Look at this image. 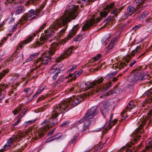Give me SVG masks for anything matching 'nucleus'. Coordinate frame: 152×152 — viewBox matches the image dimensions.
Returning <instances> with one entry per match:
<instances>
[{"label":"nucleus","mask_w":152,"mask_h":152,"mask_svg":"<svg viewBox=\"0 0 152 152\" xmlns=\"http://www.w3.org/2000/svg\"><path fill=\"white\" fill-rule=\"evenodd\" d=\"M80 27L78 24L74 26L72 28L71 30L69 31L67 37L61 40V42L58 43L54 42L50 45V46L49 50L46 51L43 55L42 57L39 58L37 60L38 63L40 61V64L46 65L49 62H50V56L52 55L58 49V48L60 47L61 44H64L69 39L72 38L75 34L79 28Z\"/></svg>","instance_id":"obj_1"},{"label":"nucleus","mask_w":152,"mask_h":152,"mask_svg":"<svg viewBox=\"0 0 152 152\" xmlns=\"http://www.w3.org/2000/svg\"><path fill=\"white\" fill-rule=\"evenodd\" d=\"M77 9V7L75 5L69 6L64 14L53 23L52 27L57 29L59 27L64 26L65 27L61 30V32L64 33L66 29L68 23L71 19H75L77 17V15L75 13Z\"/></svg>","instance_id":"obj_2"},{"label":"nucleus","mask_w":152,"mask_h":152,"mask_svg":"<svg viewBox=\"0 0 152 152\" xmlns=\"http://www.w3.org/2000/svg\"><path fill=\"white\" fill-rule=\"evenodd\" d=\"M84 96L81 95L77 96H73L69 99L61 102L58 105L54 106L53 112V117L56 118L61 114H63L65 111H68L72 106H75L83 100Z\"/></svg>","instance_id":"obj_3"},{"label":"nucleus","mask_w":152,"mask_h":152,"mask_svg":"<svg viewBox=\"0 0 152 152\" xmlns=\"http://www.w3.org/2000/svg\"><path fill=\"white\" fill-rule=\"evenodd\" d=\"M146 66H140L136 69L133 71L132 75L129 76V83L128 87L131 88L133 86L136 84L138 80H144L148 77L147 73H142V70L146 68Z\"/></svg>","instance_id":"obj_4"},{"label":"nucleus","mask_w":152,"mask_h":152,"mask_svg":"<svg viewBox=\"0 0 152 152\" xmlns=\"http://www.w3.org/2000/svg\"><path fill=\"white\" fill-rule=\"evenodd\" d=\"M104 80L103 77H101L91 83V85L93 86V88L88 92V95L94 96V95L97 94L99 91L100 92L105 91L111 86L112 83L110 81L107 83H103L102 85L99 86V84L102 83Z\"/></svg>","instance_id":"obj_5"},{"label":"nucleus","mask_w":152,"mask_h":152,"mask_svg":"<svg viewBox=\"0 0 152 152\" xmlns=\"http://www.w3.org/2000/svg\"><path fill=\"white\" fill-rule=\"evenodd\" d=\"M44 33L45 34H42L39 38L41 42L39 41H37L36 42L37 45H42L45 43L48 39L53 35L54 33L53 30H49L48 29L45 30Z\"/></svg>","instance_id":"obj_6"},{"label":"nucleus","mask_w":152,"mask_h":152,"mask_svg":"<svg viewBox=\"0 0 152 152\" xmlns=\"http://www.w3.org/2000/svg\"><path fill=\"white\" fill-rule=\"evenodd\" d=\"M74 48V46H72L66 49L64 53L56 60V62L59 63L61 61L70 55L72 53V50H73Z\"/></svg>","instance_id":"obj_7"},{"label":"nucleus","mask_w":152,"mask_h":152,"mask_svg":"<svg viewBox=\"0 0 152 152\" xmlns=\"http://www.w3.org/2000/svg\"><path fill=\"white\" fill-rule=\"evenodd\" d=\"M101 19L100 18H98L96 21L94 18L91 19L82 27V30L85 31L87 29H89L91 27L93 26L96 23H97L100 21Z\"/></svg>","instance_id":"obj_8"},{"label":"nucleus","mask_w":152,"mask_h":152,"mask_svg":"<svg viewBox=\"0 0 152 152\" xmlns=\"http://www.w3.org/2000/svg\"><path fill=\"white\" fill-rule=\"evenodd\" d=\"M34 15H35L34 11L33 10H31L28 12L26 16H25L22 17V18L20 20V23L22 24L23 23L22 21L31 20L35 19L36 17V16H34L31 18H30Z\"/></svg>","instance_id":"obj_9"},{"label":"nucleus","mask_w":152,"mask_h":152,"mask_svg":"<svg viewBox=\"0 0 152 152\" xmlns=\"http://www.w3.org/2000/svg\"><path fill=\"white\" fill-rule=\"evenodd\" d=\"M53 111L52 112L51 115V117L49 118V121L47 122L48 127H43L42 128L43 130L46 129H48L47 130H48L49 128L52 127L58 124L57 120L56 119V118L58 116H57L56 118H54V117H53Z\"/></svg>","instance_id":"obj_10"},{"label":"nucleus","mask_w":152,"mask_h":152,"mask_svg":"<svg viewBox=\"0 0 152 152\" xmlns=\"http://www.w3.org/2000/svg\"><path fill=\"white\" fill-rule=\"evenodd\" d=\"M99 112L97 110V108L96 106L92 107L90 109H89L87 111V113L85 115L86 117L92 118L94 116L97 115Z\"/></svg>","instance_id":"obj_11"},{"label":"nucleus","mask_w":152,"mask_h":152,"mask_svg":"<svg viewBox=\"0 0 152 152\" xmlns=\"http://www.w3.org/2000/svg\"><path fill=\"white\" fill-rule=\"evenodd\" d=\"M115 6V3H113L107 4L105 8V11L100 12V14L102 18L106 17L108 15V13L110 12Z\"/></svg>","instance_id":"obj_12"},{"label":"nucleus","mask_w":152,"mask_h":152,"mask_svg":"<svg viewBox=\"0 0 152 152\" xmlns=\"http://www.w3.org/2000/svg\"><path fill=\"white\" fill-rule=\"evenodd\" d=\"M135 107V105L132 100L130 101L128 103V105L126 107L125 110H124L121 113V116L124 114V113L126 112L127 110L129 109H132Z\"/></svg>","instance_id":"obj_13"},{"label":"nucleus","mask_w":152,"mask_h":152,"mask_svg":"<svg viewBox=\"0 0 152 152\" xmlns=\"http://www.w3.org/2000/svg\"><path fill=\"white\" fill-rule=\"evenodd\" d=\"M83 70H81L79 72L76 71L73 74H69L68 76L69 77H72L70 79L72 80H75L76 77H78L83 72Z\"/></svg>","instance_id":"obj_14"},{"label":"nucleus","mask_w":152,"mask_h":152,"mask_svg":"<svg viewBox=\"0 0 152 152\" xmlns=\"http://www.w3.org/2000/svg\"><path fill=\"white\" fill-rule=\"evenodd\" d=\"M80 88L84 91H86L92 88H93V86L91 85V83L88 84L86 83H82L80 85Z\"/></svg>","instance_id":"obj_15"},{"label":"nucleus","mask_w":152,"mask_h":152,"mask_svg":"<svg viewBox=\"0 0 152 152\" xmlns=\"http://www.w3.org/2000/svg\"><path fill=\"white\" fill-rule=\"evenodd\" d=\"M33 39V37L29 36L27 37V38L21 42V43L19 44V47L20 48H22L23 47V45L27 44L28 43L30 42Z\"/></svg>","instance_id":"obj_16"},{"label":"nucleus","mask_w":152,"mask_h":152,"mask_svg":"<svg viewBox=\"0 0 152 152\" xmlns=\"http://www.w3.org/2000/svg\"><path fill=\"white\" fill-rule=\"evenodd\" d=\"M122 90L119 88L117 87L114 88H112L111 90L109 91L107 93L108 95H111L112 94L114 93H119L120 92L122 91Z\"/></svg>","instance_id":"obj_17"},{"label":"nucleus","mask_w":152,"mask_h":152,"mask_svg":"<svg viewBox=\"0 0 152 152\" xmlns=\"http://www.w3.org/2000/svg\"><path fill=\"white\" fill-rule=\"evenodd\" d=\"M63 70L60 69H58L57 68H56L54 70L53 73L54 74V75H53L52 77L53 79L55 80H56L57 77L58 76V74L61 73V72Z\"/></svg>","instance_id":"obj_18"},{"label":"nucleus","mask_w":152,"mask_h":152,"mask_svg":"<svg viewBox=\"0 0 152 152\" xmlns=\"http://www.w3.org/2000/svg\"><path fill=\"white\" fill-rule=\"evenodd\" d=\"M8 88V86L5 84H2L0 85V94L2 92L6 93L5 89Z\"/></svg>","instance_id":"obj_19"},{"label":"nucleus","mask_w":152,"mask_h":152,"mask_svg":"<svg viewBox=\"0 0 152 152\" xmlns=\"http://www.w3.org/2000/svg\"><path fill=\"white\" fill-rule=\"evenodd\" d=\"M9 70L8 69H4L1 70L0 72V80L9 72Z\"/></svg>","instance_id":"obj_20"},{"label":"nucleus","mask_w":152,"mask_h":152,"mask_svg":"<svg viewBox=\"0 0 152 152\" xmlns=\"http://www.w3.org/2000/svg\"><path fill=\"white\" fill-rule=\"evenodd\" d=\"M102 114L105 117L108 113V110L107 108H104L102 107L100 110Z\"/></svg>","instance_id":"obj_21"},{"label":"nucleus","mask_w":152,"mask_h":152,"mask_svg":"<svg viewBox=\"0 0 152 152\" xmlns=\"http://www.w3.org/2000/svg\"><path fill=\"white\" fill-rule=\"evenodd\" d=\"M127 10L129 12L133 14L136 11V9L132 6H129L128 7Z\"/></svg>","instance_id":"obj_22"},{"label":"nucleus","mask_w":152,"mask_h":152,"mask_svg":"<svg viewBox=\"0 0 152 152\" xmlns=\"http://www.w3.org/2000/svg\"><path fill=\"white\" fill-rule=\"evenodd\" d=\"M28 110L26 108H24L22 111L21 113L18 115V118L21 119L25 114Z\"/></svg>","instance_id":"obj_23"},{"label":"nucleus","mask_w":152,"mask_h":152,"mask_svg":"<svg viewBox=\"0 0 152 152\" xmlns=\"http://www.w3.org/2000/svg\"><path fill=\"white\" fill-rule=\"evenodd\" d=\"M16 61L18 63L22 62L23 61V55L22 54L19 55L17 57Z\"/></svg>","instance_id":"obj_24"},{"label":"nucleus","mask_w":152,"mask_h":152,"mask_svg":"<svg viewBox=\"0 0 152 152\" xmlns=\"http://www.w3.org/2000/svg\"><path fill=\"white\" fill-rule=\"evenodd\" d=\"M83 36V35L82 34H80L79 35H77L74 38L73 41L76 42L80 41L83 38V37H82Z\"/></svg>","instance_id":"obj_25"},{"label":"nucleus","mask_w":152,"mask_h":152,"mask_svg":"<svg viewBox=\"0 0 152 152\" xmlns=\"http://www.w3.org/2000/svg\"><path fill=\"white\" fill-rule=\"evenodd\" d=\"M147 117L149 119H150V121H149L148 124L150 125L151 123H152L151 120H152V107L150 111L147 114Z\"/></svg>","instance_id":"obj_26"},{"label":"nucleus","mask_w":152,"mask_h":152,"mask_svg":"<svg viewBox=\"0 0 152 152\" xmlns=\"http://www.w3.org/2000/svg\"><path fill=\"white\" fill-rule=\"evenodd\" d=\"M44 134V133L41 132L39 133L38 132L37 133L36 136L34 137L35 140H38L39 139H41L42 137Z\"/></svg>","instance_id":"obj_27"},{"label":"nucleus","mask_w":152,"mask_h":152,"mask_svg":"<svg viewBox=\"0 0 152 152\" xmlns=\"http://www.w3.org/2000/svg\"><path fill=\"white\" fill-rule=\"evenodd\" d=\"M24 8V6L23 5L19 7L15 11L16 14H19L21 13L23 10Z\"/></svg>","instance_id":"obj_28"},{"label":"nucleus","mask_w":152,"mask_h":152,"mask_svg":"<svg viewBox=\"0 0 152 152\" xmlns=\"http://www.w3.org/2000/svg\"><path fill=\"white\" fill-rule=\"evenodd\" d=\"M141 50L140 49V48L138 47H137L136 49L132 51L131 53V55L132 56H134L136 53L138 52H140Z\"/></svg>","instance_id":"obj_29"},{"label":"nucleus","mask_w":152,"mask_h":152,"mask_svg":"<svg viewBox=\"0 0 152 152\" xmlns=\"http://www.w3.org/2000/svg\"><path fill=\"white\" fill-rule=\"evenodd\" d=\"M148 14V11H145L143 12L140 17V19H144Z\"/></svg>","instance_id":"obj_30"},{"label":"nucleus","mask_w":152,"mask_h":152,"mask_svg":"<svg viewBox=\"0 0 152 152\" xmlns=\"http://www.w3.org/2000/svg\"><path fill=\"white\" fill-rule=\"evenodd\" d=\"M110 104V103L108 101H106L104 102L103 105L102 107L104 108H107L108 109Z\"/></svg>","instance_id":"obj_31"},{"label":"nucleus","mask_w":152,"mask_h":152,"mask_svg":"<svg viewBox=\"0 0 152 152\" xmlns=\"http://www.w3.org/2000/svg\"><path fill=\"white\" fill-rule=\"evenodd\" d=\"M91 118H90V117L86 118V120L85 121L84 123V126L89 127V125L91 122V120H90V119Z\"/></svg>","instance_id":"obj_32"},{"label":"nucleus","mask_w":152,"mask_h":152,"mask_svg":"<svg viewBox=\"0 0 152 152\" xmlns=\"http://www.w3.org/2000/svg\"><path fill=\"white\" fill-rule=\"evenodd\" d=\"M114 17L113 16H108L107 18L104 20L103 22H107L108 21H113L114 20Z\"/></svg>","instance_id":"obj_33"},{"label":"nucleus","mask_w":152,"mask_h":152,"mask_svg":"<svg viewBox=\"0 0 152 152\" xmlns=\"http://www.w3.org/2000/svg\"><path fill=\"white\" fill-rule=\"evenodd\" d=\"M14 140H15L12 137H11L9 139L6 144L8 145L11 146V145L13 144L12 142Z\"/></svg>","instance_id":"obj_34"},{"label":"nucleus","mask_w":152,"mask_h":152,"mask_svg":"<svg viewBox=\"0 0 152 152\" xmlns=\"http://www.w3.org/2000/svg\"><path fill=\"white\" fill-rule=\"evenodd\" d=\"M44 88V87H41L39 88L36 93L33 96V98L35 97L37 94H40L43 90Z\"/></svg>","instance_id":"obj_35"},{"label":"nucleus","mask_w":152,"mask_h":152,"mask_svg":"<svg viewBox=\"0 0 152 152\" xmlns=\"http://www.w3.org/2000/svg\"><path fill=\"white\" fill-rule=\"evenodd\" d=\"M43 8V7H40V8H38L36 9L35 10V15L36 16H39V14H40V12L42 10Z\"/></svg>","instance_id":"obj_36"},{"label":"nucleus","mask_w":152,"mask_h":152,"mask_svg":"<svg viewBox=\"0 0 152 152\" xmlns=\"http://www.w3.org/2000/svg\"><path fill=\"white\" fill-rule=\"evenodd\" d=\"M111 14H113L115 17H117L118 15L117 8H116L114 7L113 8V10L112 12L111 13Z\"/></svg>","instance_id":"obj_37"},{"label":"nucleus","mask_w":152,"mask_h":152,"mask_svg":"<svg viewBox=\"0 0 152 152\" xmlns=\"http://www.w3.org/2000/svg\"><path fill=\"white\" fill-rule=\"evenodd\" d=\"M46 23L44 24L43 25L41 26L40 28L39 29L38 31H36V33H35L34 34V35L35 37L36 36V34L38 33L39 32H40L41 31V30L43 29L44 27L46 26Z\"/></svg>","instance_id":"obj_38"},{"label":"nucleus","mask_w":152,"mask_h":152,"mask_svg":"<svg viewBox=\"0 0 152 152\" xmlns=\"http://www.w3.org/2000/svg\"><path fill=\"white\" fill-rule=\"evenodd\" d=\"M124 65H125L126 66L127 65L124 62L123 63H121L120 64L119 66H117V68H118L119 69H121L124 67Z\"/></svg>","instance_id":"obj_39"},{"label":"nucleus","mask_w":152,"mask_h":152,"mask_svg":"<svg viewBox=\"0 0 152 152\" xmlns=\"http://www.w3.org/2000/svg\"><path fill=\"white\" fill-rule=\"evenodd\" d=\"M10 146L6 144L4 147L0 150V152H4V151L8 149Z\"/></svg>","instance_id":"obj_40"},{"label":"nucleus","mask_w":152,"mask_h":152,"mask_svg":"<svg viewBox=\"0 0 152 152\" xmlns=\"http://www.w3.org/2000/svg\"><path fill=\"white\" fill-rule=\"evenodd\" d=\"M131 58V56L129 55H127L126 58H124V61H126L127 63H128L129 62V60Z\"/></svg>","instance_id":"obj_41"},{"label":"nucleus","mask_w":152,"mask_h":152,"mask_svg":"<svg viewBox=\"0 0 152 152\" xmlns=\"http://www.w3.org/2000/svg\"><path fill=\"white\" fill-rule=\"evenodd\" d=\"M21 108L20 107H18L15 110L12 112L13 113L14 115H16L21 110Z\"/></svg>","instance_id":"obj_42"},{"label":"nucleus","mask_w":152,"mask_h":152,"mask_svg":"<svg viewBox=\"0 0 152 152\" xmlns=\"http://www.w3.org/2000/svg\"><path fill=\"white\" fill-rule=\"evenodd\" d=\"M69 123V121H66L62 123L60 125V126L61 127H64L68 125Z\"/></svg>","instance_id":"obj_43"},{"label":"nucleus","mask_w":152,"mask_h":152,"mask_svg":"<svg viewBox=\"0 0 152 152\" xmlns=\"http://www.w3.org/2000/svg\"><path fill=\"white\" fill-rule=\"evenodd\" d=\"M56 139V138H54L53 136L48 138L46 141L45 142L46 143L49 142H50L53 141Z\"/></svg>","instance_id":"obj_44"},{"label":"nucleus","mask_w":152,"mask_h":152,"mask_svg":"<svg viewBox=\"0 0 152 152\" xmlns=\"http://www.w3.org/2000/svg\"><path fill=\"white\" fill-rule=\"evenodd\" d=\"M152 93V89H150L145 91L144 94V95H149Z\"/></svg>","instance_id":"obj_45"},{"label":"nucleus","mask_w":152,"mask_h":152,"mask_svg":"<svg viewBox=\"0 0 152 152\" xmlns=\"http://www.w3.org/2000/svg\"><path fill=\"white\" fill-rule=\"evenodd\" d=\"M77 138V137L75 136L73 137V138L71 140L70 142V143H71L72 144H75V141L76 140Z\"/></svg>","instance_id":"obj_46"},{"label":"nucleus","mask_w":152,"mask_h":152,"mask_svg":"<svg viewBox=\"0 0 152 152\" xmlns=\"http://www.w3.org/2000/svg\"><path fill=\"white\" fill-rule=\"evenodd\" d=\"M62 134L60 133H59L53 136L54 138H56V139L60 138Z\"/></svg>","instance_id":"obj_47"},{"label":"nucleus","mask_w":152,"mask_h":152,"mask_svg":"<svg viewBox=\"0 0 152 152\" xmlns=\"http://www.w3.org/2000/svg\"><path fill=\"white\" fill-rule=\"evenodd\" d=\"M77 66L76 65H74L72 66L71 68L69 69L68 71H67V73H69L71 72L72 70H73L74 69H75V68Z\"/></svg>","instance_id":"obj_48"},{"label":"nucleus","mask_w":152,"mask_h":152,"mask_svg":"<svg viewBox=\"0 0 152 152\" xmlns=\"http://www.w3.org/2000/svg\"><path fill=\"white\" fill-rule=\"evenodd\" d=\"M101 58V55L100 54H98L96 57H94V61H96V60H99V58Z\"/></svg>","instance_id":"obj_49"},{"label":"nucleus","mask_w":152,"mask_h":152,"mask_svg":"<svg viewBox=\"0 0 152 152\" xmlns=\"http://www.w3.org/2000/svg\"><path fill=\"white\" fill-rule=\"evenodd\" d=\"M20 122V119L19 118H18V119L17 121L15 122V124H13L12 126L13 127H14L15 126H16L18 124H19Z\"/></svg>","instance_id":"obj_50"},{"label":"nucleus","mask_w":152,"mask_h":152,"mask_svg":"<svg viewBox=\"0 0 152 152\" xmlns=\"http://www.w3.org/2000/svg\"><path fill=\"white\" fill-rule=\"evenodd\" d=\"M148 145H147L146 146L147 148H151L152 147V140L149 141L148 142Z\"/></svg>","instance_id":"obj_51"},{"label":"nucleus","mask_w":152,"mask_h":152,"mask_svg":"<svg viewBox=\"0 0 152 152\" xmlns=\"http://www.w3.org/2000/svg\"><path fill=\"white\" fill-rule=\"evenodd\" d=\"M45 96H43V95H42L41 96H40L37 99V102L40 101L44 99H45Z\"/></svg>","instance_id":"obj_52"},{"label":"nucleus","mask_w":152,"mask_h":152,"mask_svg":"<svg viewBox=\"0 0 152 152\" xmlns=\"http://www.w3.org/2000/svg\"><path fill=\"white\" fill-rule=\"evenodd\" d=\"M64 80V77L63 76V75H62L61 77H59L58 78V81L60 82H63V81Z\"/></svg>","instance_id":"obj_53"},{"label":"nucleus","mask_w":152,"mask_h":152,"mask_svg":"<svg viewBox=\"0 0 152 152\" xmlns=\"http://www.w3.org/2000/svg\"><path fill=\"white\" fill-rule=\"evenodd\" d=\"M55 130V128H53L50 130L47 134L48 135H52V133L53 132H54Z\"/></svg>","instance_id":"obj_54"},{"label":"nucleus","mask_w":152,"mask_h":152,"mask_svg":"<svg viewBox=\"0 0 152 152\" xmlns=\"http://www.w3.org/2000/svg\"><path fill=\"white\" fill-rule=\"evenodd\" d=\"M4 92H2V93L0 95V102H1V100L3 99L4 97Z\"/></svg>","instance_id":"obj_55"},{"label":"nucleus","mask_w":152,"mask_h":152,"mask_svg":"<svg viewBox=\"0 0 152 152\" xmlns=\"http://www.w3.org/2000/svg\"><path fill=\"white\" fill-rule=\"evenodd\" d=\"M141 26V25L139 24L135 26L133 28V29H134L135 30H137L138 28H139Z\"/></svg>","instance_id":"obj_56"},{"label":"nucleus","mask_w":152,"mask_h":152,"mask_svg":"<svg viewBox=\"0 0 152 152\" xmlns=\"http://www.w3.org/2000/svg\"><path fill=\"white\" fill-rule=\"evenodd\" d=\"M38 53H36L34 54H32L31 55L30 57H31L32 59H33L35 58L36 56H37L38 55Z\"/></svg>","instance_id":"obj_57"},{"label":"nucleus","mask_w":152,"mask_h":152,"mask_svg":"<svg viewBox=\"0 0 152 152\" xmlns=\"http://www.w3.org/2000/svg\"><path fill=\"white\" fill-rule=\"evenodd\" d=\"M133 150H134V151H135L134 147L133 148V150L131 149L127 148L126 150V152H133Z\"/></svg>","instance_id":"obj_58"},{"label":"nucleus","mask_w":152,"mask_h":152,"mask_svg":"<svg viewBox=\"0 0 152 152\" xmlns=\"http://www.w3.org/2000/svg\"><path fill=\"white\" fill-rule=\"evenodd\" d=\"M136 62V61L135 60H133V61L129 65V66L130 67H132L134 64H135V63Z\"/></svg>","instance_id":"obj_59"},{"label":"nucleus","mask_w":152,"mask_h":152,"mask_svg":"<svg viewBox=\"0 0 152 152\" xmlns=\"http://www.w3.org/2000/svg\"><path fill=\"white\" fill-rule=\"evenodd\" d=\"M122 75V74H120L118 75H117V77H113L112 79V81L113 82H114L118 80L117 77H118L119 76L121 75Z\"/></svg>","instance_id":"obj_60"},{"label":"nucleus","mask_w":152,"mask_h":152,"mask_svg":"<svg viewBox=\"0 0 152 152\" xmlns=\"http://www.w3.org/2000/svg\"><path fill=\"white\" fill-rule=\"evenodd\" d=\"M113 76L111 75V74L110 73L108 74L106 76V77H104V78H106L107 79H109L110 78H111L112 77H113Z\"/></svg>","instance_id":"obj_61"},{"label":"nucleus","mask_w":152,"mask_h":152,"mask_svg":"<svg viewBox=\"0 0 152 152\" xmlns=\"http://www.w3.org/2000/svg\"><path fill=\"white\" fill-rule=\"evenodd\" d=\"M132 14H131V13L130 12H126L124 14V16L126 18H127L129 16L131 15Z\"/></svg>","instance_id":"obj_62"},{"label":"nucleus","mask_w":152,"mask_h":152,"mask_svg":"<svg viewBox=\"0 0 152 152\" xmlns=\"http://www.w3.org/2000/svg\"><path fill=\"white\" fill-rule=\"evenodd\" d=\"M85 116H86L85 115ZM87 117H86V116L84 117H83L82 118L80 119L78 122L79 123H82L83 121Z\"/></svg>","instance_id":"obj_63"},{"label":"nucleus","mask_w":152,"mask_h":152,"mask_svg":"<svg viewBox=\"0 0 152 152\" xmlns=\"http://www.w3.org/2000/svg\"><path fill=\"white\" fill-rule=\"evenodd\" d=\"M89 127L84 125V126L83 128V131L84 132L87 129L89 128Z\"/></svg>","instance_id":"obj_64"}]
</instances>
